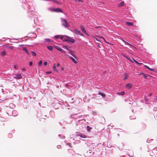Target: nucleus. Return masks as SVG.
Segmentation results:
<instances>
[{"label": "nucleus", "instance_id": "obj_1", "mask_svg": "<svg viewBox=\"0 0 157 157\" xmlns=\"http://www.w3.org/2000/svg\"><path fill=\"white\" fill-rule=\"evenodd\" d=\"M63 41H67L69 43H74L75 42V40L72 39L71 37L66 36L65 39L63 40Z\"/></svg>", "mask_w": 157, "mask_h": 157}, {"label": "nucleus", "instance_id": "obj_2", "mask_svg": "<svg viewBox=\"0 0 157 157\" xmlns=\"http://www.w3.org/2000/svg\"><path fill=\"white\" fill-rule=\"evenodd\" d=\"M61 21L62 25L65 27H67L69 26V25L68 24V22L65 19H62Z\"/></svg>", "mask_w": 157, "mask_h": 157}, {"label": "nucleus", "instance_id": "obj_3", "mask_svg": "<svg viewBox=\"0 0 157 157\" xmlns=\"http://www.w3.org/2000/svg\"><path fill=\"white\" fill-rule=\"evenodd\" d=\"M53 12H61L63 13V12L62 10L59 8H57L56 9H52L51 10Z\"/></svg>", "mask_w": 157, "mask_h": 157}, {"label": "nucleus", "instance_id": "obj_4", "mask_svg": "<svg viewBox=\"0 0 157 157\" xmlns=\"http://www.w3.org/2000/svg\"><path fill=\"white\" fill-rule=\"evenodd\" d=\"M75 33L77 35H79L80 36H83V35L80 32V31L76 29H75L74 30Z\"/></svg>", "mask_w": 157, "mask_h": 157}, {"label": "nucleus", "instance_id": "obj_5", "mask_svg": "<svg viewBox=\"0 0 157 157\" xmlns=\"http://www.w3.org/2000/svg\"><path fill=\"white\" fill-rule=\"evenodd\" d=\"M81 30L82 31L83 33H85V34L87 36H88L89 35L88 34V33L86 32V30L85 29V28H84V27L83 26H81Z\"/></svg>", "mask_w": 157, "mask_h": 157}, {"label": "nucleus", "instance_id": "obj_6", "mask_svg": "<svg viewBox=\"0 0 157 157\" xmlns=\"http://www.w3.org/2000/svg\"><path fill=\"white\" fill-rule=\"evenodd\" d=\"M55 47L58 50L60 51L61 52H63L64 53L65 52V51L62 49V48H61L60 47L58 46H56Z\"/></svg>", "mask_w": 157, "mask_h": 157}, {"label": "nucleus", "instance_id": "obj_7", "mask_svg": "<svg viewBox=\"0 0 157 157\" xmlns=\"http://www.w3.org/2000/svg\"><path fill=\"white\" fill-rule=\"evenodd\" d=\"M126 87L128 89H130L132 87V85L131 83H128L126 85Z\"/></svg>", "mask_w": 157, "mask_h": 157}, {"label": "nucleus", "instance_id": "obj_8", "mask_svg": "<svg viewBox=\"0 0 157 157\" xmlns=\"http://www.w3.org/2000/svg\"><path fill=\"white\" fill-rule=\"evenodd\" d=\"M79 136L81 138H85L87 137V136L86 135L82 134L80 133Z\"/></svg>", "mask_w": 157, "mask_h": 157}, {"label": "nucleus", "instance_id": "obj_9", "mask_svg": "<svg viewBox=\"0 0 157 157\" xmlns=\"http://www.w3.org/2000/svg\"><path fill=\"white\" fill-rule=\"evenodd\" d=\"M126 24L127 25L129 26L133 25H134L133 22H126Z\"/></svg>", "mask_w": 157, "mask_h": 157}, {"label": "nucleus", "instance_id": "obj_10", "mask_svg": "<svg viewBox=\"0 0 157 157\" xmlns=\"http://www.w3.org/2000/svg\"><path fill=\"white\" fill-rule=\"evenodd\" d=\"M69 53L70 54H71L72 56L75 58L77 59L76 56L74 55V53H73V52L70 50H69Z\"/></svg>", "mask_w": 157, "mask_h": 157}, {"label": "nucleus", "instance_id": "obj_11", "mask_svg": "<svg viewBox=\"0 0 157 157\" xmlns=\"http://www.w3.org/2000/svg\"><path fill=\"white\" fill-rule=\"evenodd\" d=\"M53 70L55 72H58V70L56 69V66L55 64H54L53 67Z\"/></svg>", "mask_w": 157, "mask_h": 157}, {"label": "nucleus", "instance_id": "obj_12", "mask_svg": "<svg viewBox=\"0 0 157 157\" xmlns=\"http://www.w3.org/2000/svg\"><path fill=\"white\" fill-rule=\"evenodd\" d=\"M69 58L71 59V60L75 63H77V62L76 61V60L73 57H71V56H69Z\"/></svg>", "mask_w": 157, "mask_h": 157}, {"label": "nucleus", "instance_id": "obj_13", "mask_svg": "<svg viewBox=\"0 0 157 157\" xmlns=\"http://www.w3.org/2000/svg\"><path fill=\"white\" fill-rule=\"evenodd\" d=\"M22 49L23 50H24L26 53L28 55H29V52L28 51L26 48L25 47H23Z\"/></svg>", "mask_w": 157, "mask_h": 157}, {"label": "nucleus", "instance_id": "obj_14", "mask_svg": "<svg viewBox=\"0 0 157 157\" xmlns=\"http://www.w3.org/2000/svg\"><path fill=\"white\" fill-rule=\"evenodd\" d=\"M117 94L120 95H123L124 94L125 92L124 91H122L120 92H118Z\"/></svg>", "mask_w": 157, "mask_h": 157}, {"label": "nucleus", "instance_id": "obj_15", "mask_svg": "<svg viewBox=\"0 0 157 157\" xmlns=\"http://www.w3.org/2000/svg\"><path fill=\"white\" fill-rule=\"evenodd\" d=\"M14 77L17 79H20V74L15 75Z\"/></svg>", "mask_w": 157, "mask_h": 157}, {"label": "nucleus", "instance_id": "obj_16", "mask_svg": "<svg viewBox=\"0 0 157 157\" xmlns=\"http://www.w3.org/2000/svg\"><path fill=\"white\" fill-rule=\"evenodd\" d=\"M6 52L5 51L2 52L1 53V54L2 56H5L6 54Z\"/></svg>", "mask_w": 157, "mask_h": 157}, {"label": "nucleus", "instance_id": "obj_17", "mask_svg": "<svg viewBox=\"0 0 157 157\" xmlns=\"http://www.w3.org/2000/svg\"><path fill=\"white\" fill-rule=\"evenodd\" d=\"M99 95H101L104 98L105 96V95L104 93H99L98 94Z\"/></svg>", "mask_w": 157, "mask_h": 157}, {"label": "nucleus", "instance_id": "obj_18", "mask_svg": "<svg viewBox=\"0 0 157 157\" xmlns=\"http://www.w3.org/2000/svg\"><path fill=\"white\" fill-rule=\"evenodd\" d=\"M47 48H48L50 51H52L53 49V48L51 46H47Z\"/></svg>", "mask_w": 157, "mask_h": 157}, {"label": "nucleus", "instance_id": "obj_19", "mask_svg": "<svg viewBox=\"0 0 157 157\" xmlns=\"http://www.w3.org/2000/svg\"><path fill=\"white\" fill-rule=\"evenodd\" d=\"M87 131L89 132H90V130L92 128L90 127L89 126H87Z\"/></svg>", "mask_w": 157, "mask_h": 157}, {"label": "nucleus", "instance_id": "obj_20", "mask_svg": "<svg viewBox=\"0 0 157 157\" xmlns=\"http://www.w3.org/2000/svg\"><path fill=\"white\" fill-rule=\"evenodd\" d=\"M42 61L41 60H40L38 63V65L39 66H41L42 64Z\"/></svg>", "mask_w": 157, "mask_h": 157}, {"label": "nucleus", "instance_id": "obj_21", "mask_svg": "<svg viewBox=\"0 0 157 157\" xmlns=\"http://www.w3.org/2000/svg\"><path fill=\"white\" fill-rule=\"evenodd\" d=\"M66 36V35L63 36H61L60 37V38L61 40H63L64 39H65Z\"/></svg>", "mask_w": 157, "mask_h": 157}, {"label": "nucleus", "instance_id": "obj_22", "mask_svg": "<svg viewBox=\"0 0 157 157\" xmlns=\"http://www.w3.org/2000/svg\"><path fill=\"white\" fill-rule=\"evenodd\" d=\"M54 2L57 4H60V3L57 0H52Z\"/></svg>", "mask_w": 157, "mask_h": 157}, {"label": "nucleus", "instance_id": "obj_23", "mask_svg": "<svg viewBox=\"0 0 157 157\" xmlns=\"http://www.w3.org/2000/svg\"><path fill=\"white\" fill-rule=\"evenodd\" d=\"M31 53H32L33 56H36V53L35 52H34L33 51H32Z\"/></svg>", "mask_w": 157, "mask_h": 157}, {"label": "nucleus", "instance_id": "obj_24", "mask_svg": "<svg viewBox=\"0 0 157 157\" xmlns=\"http://www.w3.org/2000/svg\"><path fill=\"white\" fill-rule=\"evenodd\" d=\"M124 2H121L120 4H119V6H122L124 5Z\"/></svg>", "mask_w": 157, "mask_h": 157}, {"label": "nucleus", "instance_id": "obj_25", "mask_svg": "<svg viewBox=\"0 0 157 157\" xmlns=\"http://www.w3.org/2000/svg\"><path fill=\"white\" fill-rule=\"evenodd\" d=\"M124 76H125V77L124 79V80H125L127 78L128 75L127 74H125L124 75Z\"/></svg>", "mask_w": 157, "mask_h": 157}, {"label": "nucleus", "instance_id": "obj_26", "mask_svg": "<svg viewBox=\"0 0 157 157\" xmlns=\"http://www.w3.org/2000/svg\"><path fill=\"white\" fill-rule=\"evenodd\" d=\"M147 68L150 71H154V69H151V68H150L148 67L147 66Z\"/></svg>", "mask_w": 157, "mask_h": 157}, {"label": "nucleus", "instance_id": "obj_27", "mask_svg": "<svg viewBox=\"0 0 157 157\" xmlns=\"http://www.w3.org/2000/svg\"><path fill=\"white\" fill-rule=\"evenodd\" d=\"M128 59V60L129 61L132 62H133V60H132V59H131L130 58H128L127 57V58H126Z\"/></svg>", "mask_w": 157, "mask_h": 157}, {"label": "nucleus", "instance_id": "obj_28", "mask_svg": "<svg viewBox=\"0 0 157 157\" xmlns=\"http://www.w3.org/2000/svg\"><path fill=\"white\" fill-rule=\"evenodd\" d=\"M8 48H9V49H13V47L12 46H8Z\"/></svg>", "mask_w": 157, "mask_h": 157}, {"label": "nucleus", "instance_id": "obj_29", "mask_svg": "<svg viewBox=\"0 0 157 157\" xmlns=\"http://www.w3.org/2000/svg\"><path fill=\"white\" fill-rule=\"evenodd\" d=\"M57 147L58 149H60L61 148V146L60 145H58L57 146Z\"/></svg>", "mask_w": 157, "mask_h": 157}, {"label": "nucleus", "instance_id": "obj_30", "mask_svg": "<svg viewBox=\"0 0 157 157\" xmlns=\"http://www.w3.org/2000/svg\"><path fill=\"white\" fill-rule=\"evenodd\" d=\"M14 68H15V69H16V68H18V66L16 65H14Z\"/></svg>", "mask_w": 157, "mask_h": 157}, {"label": "nucleus", "instance_id": "obj_31", "mask_svg": "<svg viewBox=\"0 0 157 157\" xmlns=\"http://www.w3.org/2000/svg\"><path fill=\"white\" fill-rule=\"evenodd\" d=\"M47 62L46 61H45L44 62V66H46L47 64Z\"/></svg>", "mask_w": 157, "mask_h": 157}, {"label": "nucleus", "instance_id": "obj_32", "mask_svg": "<svg viewBox=\"0 0 157 157\" xmlns=\"http://www.w3.org/2000/svg\"><path fill=\"white\" fill-rule=\"evenodd\" d=\"M33 62H30L29 63V65L30 66H31L32 65H33Z\"/></svg>", "mask_w": 157, "mask_h": 157}, {"label": "nucleus", "instance_id": "obj_33", "mask_svg": "<svg viewBox=\"0 0 157 157\" xmlns=\"http://www.w3.org/2000/svg\"><path fill=\"white\" fill-rule=\"evenodd\" d=\"M55 37L56 38V39H57L59 37V35L56 36H55Z\"/></svg>", "mask_w": 157, "mask_h": 157}, {"label": "nucleus", "instance_id": "obj_34", "mask_svg": "<svg viewBox=\"0 0 157 157\" xmlns=\"http://www.w3.org/2000/svg\"><path fill=\"white\" fill-rule=\"evenodd\" d=\"M143 75H144V78H145V79H147V76L146 75H145L144 74Z\"/></svg>", "mask_w": 157, "mask_h": 157}, {"label": "nucleus", "instance_id": "obj_35", "mask_svg": "<svg viewBox=\"0 0 157 157\" xmlns=\"http://www.w3.org/2000/svg\"><path fill=\"white\" fill-rule=\"evenodd\" d=\"M132 59L137 64H139V63L136 61V60H135L134 59H133L132 58Z\"/></svg>", "mask_w": 157, "mask_h": 157}, {"label": "nucleus", "instance_id": "obj_36", "mask_svg": "<svg viewBox=\"0 0 157 157\" xmlns=\"http://www.w3.org/2000/svg\"><path fill=\"white\" fill-rule=\"evenodd\" d=\"M122 55L124 57H125V58H127V56L124 54H122Z\"/></svg>", "mask_w": 157, "mask_h": 157}, {"label": "nucleus", "instance_id": "obj_37", "mask_svg": "<svg viewBox=\"0 0 157 157\" xmlns=\"http://www.w3.org/2000/svg\"><path fill=\"white\" fill-rule=\"evenodd\" d=\"M144 75V74L143 73H140V74H139L138 75Z\"/></svg>", "mask_w": 157, "mask_h": 157}, {"label": "nucleus", "instance_id": "obj_38", "mask_svg": "<svg viewBox=\"0 0 157 157\" xmlns=\"http://www.w3.org/2000/svg\"><path fill=\"white\" fill-rule=\"evenodd\" d=\"M63 47H64V48H66V49L67 50H69V49L67 48V46H63Z\"/></svg>", "mask_w": 157, "mask_h": 157}, {"label": "nucleus", "instance_id": "obj_39", "mask_svg": "<svg viewBox=\"0 0 157 157\" xmlns=\"http://www.w3.org/2000/svg\"><path fill=\"white\" fill-rule=\"evenodd\" d=\"M125 43L126 44H129V45H130V46H132V45L130 44L129 43H128V42H125Z\"/></svg>", "mask_w": 157, "mask_h": 157}, {"label": "nucleus", "instance_id": "obj_40", "mask_svg": "<svg viewBox=\"0 0 157 157\" xmlns=\"http://www.w3.org/2000/svg\"><path fill=\"white\" fill-rule=\"evenodd\" d=\"M102 39L105 42V43H106V40H105V39H104V38H102Z\"/></svg>", "mask_w": 157, "mask_h": 157}, {"label": "nucleus", "instance_id": "obj_41", "mask_svg": "<svg viewBox=\"0 0 157 157\" xmlns=\"http://www.w3.org/2000/svg\"><path fill=\"white\" fill-rule=\"evenodd\" d=\"M45 40H46L47 41L49 42L50 40L48 39H46Z\"/></svg>", "mask_w": 157, "mask_h": 157}, {"label": "nucleus", "instance_id": "obj_42", "mask_svg": "<svg viewBox=\"0 0 157 157\" xmlns=\"http://www.w3.org/2000/svg\"><path fill=\"white\" fill-rule=\"evenodd\" d=\"M93 38L94 40L95 39V40H97L98 41V40H97V39L95 37H94Z\"/></svg>", "mask_w": 157, "mask_h": 157}, {"label": "nucleus", "instance_id": "obj_43", "mask_svg": "<svg viewBox=\"0 0 157 157\" xmlns=\"http://www.w3.org/2000/svg\"><path fill=\"white\" fill-rule=\"evenodd\" d=\"M93 38L94 40L95 39V40H97L98 41V40H97V39L95 37H94Z\"/></svg>", "mask_w": 157, "mask_h": 157}, {"label": "nucleus", "instance_id": "obj_44", "mask_svg": "<svg viewBox=\"0 0 157 157\" xmlns=\"http://www.w3.org/2000/svg\"><path fill=\"white\" fill-rule=\"evenodd\" d=\"M59 65H60V64H59V63H58L57 64V66L58 67H59Z\"/></svg>", "mask_w": 157, "mask_h": 157}, {"label": "nucleus", "instance_id": "obj_45", "mask_svg": "<svg viewBox=\"0 0 157 157\" xmlns=\"http://www.w3.org/2000/svg\"><path fill=\"white\" fill-rule=\"evenodd\" d=\"M51 73V72L50 71H48V72H46L47 74H50V73Z\"/></svg>", "mask_w": 157, "mask_h": 157}, {"label": "nucleus", "instance_id": "obj_46", "mask_svg": "<svg viewBox=\"0 0 157 157\" xmlns=\"http://www.w3.org/2000/svg\"><path fill=\"white\" fill-rule=\"evenodd\" d=\"M25 70H26V69L25 68H23L22 69V70L23 71H25Z\"/></svg>", "mask_w": 157, "mask_h": 157}, {"label": "nucleus", "instance_id": "obj_47", "mask_svg": "<svg viewBox=\"0 0 157 157\" xmlns=\"http://www.w3.org/2000/svg\"><path fill=\"white\" fill-rule=\"evenodd\" d=\"M78 1L79 2H82V0H78Z\"/></svg>", "mask_w": 157, "mask_h": 157}, {"label": "nucleus", "instance_id": "obj_48", "mask_svg": "<svg viewBox=\"0 0 157 157\" xmlns=\"http://www.w3.org/2000/svg\"><path fill=\"white\" fill-rule=\"evenodd\" d=\"M152 93H151L150 94H149V97H151L152 96Z\"/></svg>", "mask_w": 157, "mask_h": 157}, {"label": "nucleus", "instance_id": "obj_49", "mask_svg": "<svg viewBox=\"0 0 157 157\" xmlns=\"http://www.w3.org/2000/svg\"><path fill=\"white\" fill-rule=\"evenodd\" d=\"M99 37L100 38H102H102H103L102 36H99Z\"/></svg>", "mask_w": 157, "mask_h": 157}, {"label": "nucleus", "instance_id": "obj_50", "mask_svg": "<svg viewBox=\"0 0 157 157\" xmlns=\"http://www.w3.org/2000/svg\"><path fill=\"white\" fill-rule=\"evenodd\" d=\"M144 66L145 67H146L147 68V66H146V65H144Z\"/></svg>", "mask_w": 157, "mask_h": 157}, {"label": "nucleus", "instance_id": "obj_51", "mask_svg": "<svg viewBox=\"0 0 157 157\" xmlns=\"http://www.w3.org/2000/svg\"><path fill=\"white\" fill-rule=\"evenodd\" d=\"M61 69H62V70H64V69H63V67H62V68H61Z\"/></svg>", "mask_w": 157, "mask_h": 157}, {"label": "nucleus", "instance_id": "obj_52", "mask_svg": "<svg viewBox=\"0 0 157 157\" xmlns=\"http://www.w3.org/2000/svg\"><path fill=\"white\" fill-rule=\"evenodd\" d=\"M20 78H21L22 77V76L21 75H20Z\"/></svg>", "mask_w": 157, "mask_h": 157}, {"label": "nucleus", "instance_id": "obj_53", "mask_svg": "<svg viewBox=\"0 0 157 157\" xmlns=\"http://www.w3.org/2000/svg\"><path fill=\"white\" fill-rule=\"evenodd\" d=\"M142 63H139V64H142Z\"/></svg>", "mask_w": 157, "mask_h": 157}]
</instances>
